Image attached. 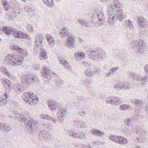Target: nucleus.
<instances>
[{"mask_svg": "<svg viewBox=\"0 0 148 148\" xmlns=\"http://www.w3.org/2000/svg\"><path fill=\"white\" fill-rule=\"evenodd\" d=\"M44 37L41 34H38L36 35L35 42L36 45L34 47V50L36 51V52L37 53L38 50L39 49L42 45V40Z\"/></svg>", "mask_w": 148, "mask_h": 148, "instance_id": "10", "label": "nucleus"}, {"mask_svg": "<svg viewBox=\"0 0 148 148\" xmlns=\"http://www.w3.org/2000/svg\"><path fill=\"white\" fill-rule=\"evenodd\" d=\"M90 132L92 134L95 136H97L99 137H102L104 134L103 132L100 130L94 129H91L90 130Z\"/></svg>", "mask_w": 148, "mask_h": 148, "instance_id": "25", "label": "nucleus"}, {"mask_svg": "<svg viewBox=\"0 0 148 148\" xmlns=\"http://www.w3.org/2000/svg\"><path fill=\"white\" fill-rule=\"evenodd\" d=\"M129 75L130 77L133 78L134 79L137 80L138 77H139V76L140 77V75H138L134 72L130 73Z\"/></svg>", "mask_w": 148, "mask_h": 148, "instance_id": "40", "label": "nucleus"}, {"mask_svg": "<svg viewBox=\"0 0 148 148\" xmlns=\"http://www.w3.org/2000/svg\"><path fill=\"white\" fill-rule=\"evenodd\" d=\"M119 97H111L107 98L106 100V102L107 104L116 105L117 103H121Z\"/></svg>", "mask_w": 148, "mask_h": 148, "instance_id": "13", "label": "nucleus"}, {"mask_svg": "<svg viewBox=\"0 0 148 148\" xmlns=\"http://www.w3.org/2000/svg\"><path fill=\"white\" fill-rule=\"evenodd\" d=\"M131 45L134 51L138 54H141L144 52L146 43L142 40H140L139 41L135 40L131 42Z\"/></svg>", "mask_w": 148, "mask_h": 148, "instance_id": "7", "label": "nucleus"}, {"mask_svg": "<svg viewBox=\"0 0 148 148\" xmlns=\"http://www.w3.org/2000/svg\"><path fill=\"white\" fill-rule=\"evenodd\" d=\"M141 75H140V77L139 76L138 81L139 82H143V83L146 82L147 81L148 77L147 75H145L144 76L142 77Z\"/></svg>", "mask_w": 148, "mask_h": 148, "instance_id": "39", "label": "nucleus"}, {"mask_svg": "<svg viewBox=\"0 0 148 148\" xmlns=\"http://www.w3.org/2000/svg\"><path fill=\"white\" fill-rule=\"evenodd\" d=\"M135 129V130L134 131L137 134L138 136L141 137H145L147 135V134L146 132L139 126H136Z\"/></svg>", "mask_w": 148, "mask_h": 148, "instance_id": "20", "label": "nucleus"}, {"mask_svg": "<svg viewBox=\"0 0 148 148\" xmlns=\"http://www.w3.org/2000/svg\"><path fill=\"white\" fill-rule=\"evenodd\" d=\"M38 135L40 137L43 138L45 140L49 141L51 140V137L49 133L44 130L40 131Z\"/></svg>", "mask_w": 148, "mask_h": 148, "instance_id": "14", "label": "nucleus"}, {"mask_svg": "<svg viewBox=\"0 0 148 148\" xmlns=\"http://www.w3.org/2000/svg\"><path fill=\"white\" fill-rule=\"evenodd\" d=\"M40 117L41 118H42L43 119H47L49 121H52L54 123H56L57 121L56 119L54 118L51 117L45 114L42 115Z\"/></svg>", "mask_w": 148, "mask_h": 148, "instance_id": "36", "label": "nucleus"}, {"mask_svg": "<svg viewBox=\"0 0 148 148\" xmlns=\"http://www.w3.org/2000/svg\"><path fill=\"white\" fill-rule=\"evenodd\" d=\"M60 36L64 38H69L71 36L68 32L67 29L65 27L62 29V31L60 33Z\"/></svg>", "mask_w": 148, "mask_h": 148, "instance_id": "22", "label": "nucleus"}, {"mask_svg": "<svg viewBox=\"0 0 148 148\" xmlns=\"http://www.w3.org/2000/svg\"><path fill=\"white\" fill-rule=\"evenodd\" d=\"M137 118V117L134 118H130L125 119L123 121L124 124L127 126L129 127L132 126V121L134 120L135 119Z\"/></svg>", "mask_w": 148, "mask_h": 148, "instance_id": "26", "label": "nucleus"}, {"mask_svg": "<svg viewBox=\"0 0 148 148\" xmlns=\"http://www.w3.org/2000/svg\"><path fill=\"white\" fill-rule=\"evenodd\" d=\"M45 3L49 7H51L53 5V0H43Z\"/></svg>", "mask_w": 148, "mask_h": 148, "instance_id": "43", "label": "nucleus"}, {"mask_svg": "<svg viewBox=\"0 0 148 148\" xmlns=\"http://www.w3.org/2000/svg\"><path fill=\"white\" fill-rule=\"evenodd\" d=\"M114 88L116 90L122 89L126 90L130 89L131 86L130 83L127 82H119L114 85Z\"/></svg>", "mask_w": 148, "mask_h": 148, "instance_id": "9", "label": "nucleus"}, {"mask_svg": "<svg viewBox=\"0 0 148 148\" xmlns=\"http://www.w3.org/2000/svg\"><path fill=\"white\" fill-rule=\"evenodd\" d=\"M1 4L3 5L4 9L6 11H8L9 9V3L6 0H2L1 2Z\"/></svg>", "mask_w": 148, "mask_h": 148, "instance_id": "37", "label": "nucleus"}, {"mask_svg": "<svg viewBox=\"0 0 148 148\" xmlns=\"http://www.w3.org/2000/svg\"><path fill=\"white\" fill-rule=\"evenodd\" d=\"M122 9V7L118 0H114L113 3L110 4L107 12L109 17L107 22L109 25H113L117 20L121 21L126 18V15L123 14Z\"/></svg>", "mask_w": 148, "mask_h": 148, "instance_id": "1", "label": "nucleus"}, {"mask_svg": "<svg viewBox=\"0 0 148 148\" xmlns=\"http://www.w3.org/2000/svg\"><path fill=\"white\" fill-rule=\"evenodd\" d=\"M125 25L131 29H133L134 28L133 23L130 20H126L125 23Z\"/></svg>", "mask_w": 148, "mask_h": 148, "instance_id": "34", "label": "nucleus"}, {"mask_svg": "<svg viewBox=\"0 0 148 148\" xmlns=\"http://www.w3.org/2000/svg\"><path fill=\"white\" fill-rule=\"evenodd\" d=\"M53 74V75H55V73L51 70L44 66L41 71V75L43 77L44 80L47 82L50 79Z\"/></svg>", "mask_w": 148, "mask_h": 148, "instance_id": "8", "label": "nucleus"}, {"mask_svg": "<svg viewBox=\"0 0 148 148\" xmlns=\"http://www.w3.org/2000/svg\"><path fill=\"white\" fill-rule=\"evenodd\" d=\"M13 48L15 50L22 54L23 57H19L16 55L11 53L5 57V62L11 66L21 65L23 63L22 60H23V57H26L28 56V53L27 52L18 45H14Z\"/></svg>", "mask_w": 148, "mask_h": 148, "instance_id": "2", "label": "nucleus"}, {"mask_svg": "<svg viewBox=\"0 0 148 148\" xmlns=\"http://www.w3.org/2000/svg\"><path fill=\"white\" fill-rule=\"evenodd\" d=\"M27 29L30 32H32L34 30L33 27L31 25L29 24H28L27 25Z\"/></svg>", "mask_w": 148, "mask_h": 148, "instance_id": "50", "label": "nucleus"}, {"mask_svg": "<svg viewBox=\"0 0 148 148\" xmlns=\"http://www.w3.org/2000/svg\"><path fill=\"white\" fill-rule=\"evenodd\" d=\"M90 146H86L85 145L83 146V148H91Z\"/></svg>", "mask_w": 148, "mask_h": 148, "instance_id": "59", "label": "nucleus"}, {"mask_svg": "<svg viewBox=\"0 0 148 148\" xmlns=\"http://www.w3.org/2000/svg\"><path fill=\"white\" fill-rule=\"evenodd\" d=\"M3 32L8 36L10 34L12 35L15 38L22 39L25 38L29 39V36L25 33H24L22 32L18 31L16 29L13 28H10L7 26L3 27Z\"/></svg>", "mask_w": 148, "mask_h": 148, "instance_id": "4", "label": "nucleus"}, {"mask_svg": "<svg viewBox=\"0 0 148 148\" xmlns=\"http://www.w3.org/2000/svg\"><path fill=\"white\" fill-rule=\"evenodd\" d=\"M69 136L73 138L79 137L81 139L83 140L86 138V134L82 132L80 134H77L73 130H70L69 131Z\"/></svg>", "mask_w": 148, "mask_h": 148, "instance_id": "11", "label": "nucleus"}, {"mask_svg": "<svg viewBox=\"0 0 148 148\" xmlns=\"http://www.w3.org/2000/svg\"><path fill=\"white\" fill-rule=\"evenodd\" d=\"M86 84H90V83L89 82H86Z\"/></svg>", "mask_w": 148, "mask_h": 148, "instance_id": "63", "label": "nucleus"}, {"mask_svg": "<svg viewBox=\"0 0 148 148\" xmlns=\"http://www.w3.org/2000/svg\"><path fill=\"white\" fill-rule=\"evenodd\" d=\"M55 81L56 85L57 86L60 85L62 84L63 83L62 81L61 78H56Z\"/></svg>", "mask_w": 148, "mask_h": 148, "instance_id": "45", "label": "nucleus"}, {"mask_svg": "<svg viewBox=\"0 0 148 148\" xmlns=\"http://www.w3.org/2000/svg\"><path fill=\"white\" fill-rule=\"evenodd\" d=\"M12 103L14 105H15V106H17L18 104L17 102H14V101H13Z\"/></svg>", "mask_w": 148, "mask_h": 148, "instance_id": "60", "label": "nucleus"}, {"mask_svg": "<svg viewBox=\"0 0 148 148\" xmlns=\"http://www.w3.org/2000/svg\"><path fill=\"white\" fill-rule=\"evenodd\" d=\"M74 40L72 36L69 38L66 43V46L70 48H72L74 47Z\"/></svg>", "mask_w": 148, "mask_h": 148, "instance_id": "21", "label": "nucleus"}, {"mask_svg": "<svg viewBox=\"0 0 148 148\" xmlns=\"http://www.w3.org/2000/svg\"><path fill=\"white\" fill-rule=\"evenodd\" d=\"M25 10L27 13H30L31 12H34V8H33L32 7L30 6L27 7L25 8Z\"/></svg>", "mask_w": 148, "mask_h": 148, "instance_id": "46", "label": "nucleus"}, {"mask_svg": "<svg viewBox=\"0 0 148 148\" xmlns=\"http://www.w3.org/2000/svg\"><path fill=\"white\" fill-rule=\"evenodd\" d=\"M91 21L93 25L97 27L101 26L103 24V23L100 21L99 22V20L94 13L91 17Z\"/></svg>", "mask_w": 148, "mask_h": 148, "instance_id": "18", "label": "nucleus"}, {"mask_svg": "<svg viewBox=\"0 0 148 148\" xmlns=\"http://www.w3.org/2000/svg\"><path fill=\"white\" fill-rule=\"evenodd\" d=\"M46 37L47 38V41L49 43L51 44L54 42V39L50 34H47L46 35Z\"/></svg>", "mask_w": 148, "mask_h": 148, "instance_id": "41", "label": "nucleus"}, {"mask_svg": "<svg viewBox=\"0 0 148 148\" xmlns=\"http://www.w3.org/2000/svg\"><path fill=\"white\" fill-rule=\"evenodd\" d=\"M138 23L139 27L142 28L147 25V22L143 18L138 17Z\"/></svg>", "mask_w": 148, "mask_h": 148, "instance_id": "24", "label": "nucleus"}, {"mask_svg": "<svg viewBox=\"0 0 148 148\" xmlns=\"http://www.w3.org/2000/svg\"><path fill=\"white\" fill-rule=\"evenodd\" d=\"M135 148H141V147L137 145L135 146Z\"/></svg>", "mask_w": 148, "mask_h": 148, "instance_id": "61", "label": "nucleus"}, {"mask_svg": "<svg viewBox=\"0 0 148 148\" xmlns=\"http://www.w3.org/2000/svg\"><path fill=\"white\" fill-rule=\"evenodd\" d=\"M41 55L39 56V58L41 60L46 59L47 58V51L45 49L41 48L40 49Z\"/></svg>", "mask_w": 148, "mask_h": 148, "instance_id": "28", "label": "nucleus"}, {"mask_svg": "<svg viewBox=\"0 0 148 148\" xmlns=\"http://www.w3.org/2000/svg\"><path fill=\"white\" fill-rule=\"evenodd\" d=\"M33 95H34L33 93L31 92H28L27 93L26 92L23 93L24 96H25V97H26L27 99L28 97H32V96Z\"/></svg>", "mask_w": 148, "mask_h": 148, "instance_id": "48", "label": "nucleus"}, {"mask_svg": "<svg viewBox=\"0 0 148 148\" xmlns=\"http://www.w3.org/2000/svg\"><path fill=\"white\" fill-rule=\"evenodd\" d=\"M60 63L61 64L66 68H67L69 67V64L66 60L62 58H60L59 59Z\"/></svg>", "mask_w": 148, "mask_h": 148, "instance_id": "32", "label": "nucleus"}, {"mask_svg": "<svg viewBox=\"0 0 148 148\" xmlns=\"http://www.w3.org/2000/svg\"><path fill=\"white\" fill-rule=\"evenodd\" d=\"M128 142L127 139L125 138L122 136H119L117 143L121 145H125Z\"/></svg>", "mask_w": 148, "mask_h": 148, "instance_id": "29", "label": "nucleus"}, {"mask_svg": "<svg viewBox=\"0 0 148 148\" xmlns=\"http://www.w3.org/2000/svg\"><path fill=\"white\" fill-rule=\"evenodd\" d=\"M48 105L50 110L55 111L58 107L60 106L61 104L55 101L50 100L48 101Z\"/></svg>", "mask_w": 148, "mask_h": 148, "instance_id": "12", "label": "nucleus"}, {"mask_svg": "<svg viewBox=\"0 0 148 148\" xmlns=\"http://www.w3.org/2000/svg\"><path fill=\"white\" fill-rule=\"evenodd\" d=\"M20 116H26L28 118V120L25 124L26 127L28 129H30L31 131L30 132H32L33 131L35 130L38 127V122L34 120L33 119L29 118L31 116V114L27 111H25L23 114H19Z\"/></svg>", "mask_w": 148, "mask_h": 148, "instance_id": "5", "label": "nucleus"}, {"mask_svg": "<svg viewBox=\"0 0 148 148\" xmlns=\"http://www.w3.org/2000/svg\"><path fill=\"white\" fill-rule=\"evenodd\" d=\"M87 53L91 58L97 61H100L105 57V51L101 48L95 50L89 49Z\"/></svg>", "mask_w": 148, "mask_h": 148, "instance_id": "6", "label": "nucleus"}, {"mask_svg": "<svg viewBox=\"0 0 148 148\" xmlns=\"http://www.w3.org/2000/svg\"><path fill=\"white\" fill-rule=\"evenodd\" d=\"M86 114V112L84 111L82 112H79L78 114L81 116H84Z\"/></svg>", "mask_w": 148, "mask_h": 148, "instance_id": "55", "label": "nucleus"}, {"mask_svg": "<svg viewBox=\"0 0 148 148\" xmlns=\"http://www.w3.org/2000/svg\"><path fill=\"white\" fill-rule=\"evenodd\" d=\"M144 69L145 73L147 74H148V64L145 65L144 67Z\"/></svg>", "mask_w": 148, "mask_h": 148, "instance_id": "52", "label": "nucleus"}, {"mask_svg": "<svg viewBox=\"0 0 148 148\" xmlns=\"http://www.w3.org/2000/svg\"><path fill=\"white\" fill-rule=\"evenodd\" d=\"M119 108L120 110L122 111L130 110L132 109V108L131 106L126 104L121 105L120 106Z\"/></svg>", "mask_w": 148, "mask_h": 148, "instance_id": "33", "label": "nucleus"}, {"mask_svg": "<svg viewBox=\"0 0 148 148\" xmlns=\"http://www.w3.org/2000/svg\"><path fill=\"white\" fill-rule=\"evenodd\" d=\"M21 82L18 85L14 86L15 91L17 93H19L27 88L30 84L36 82L38 80V78L36 75L33 76L26 75H23L20 77Z\"/></svg>", "mask_w": 148, "mask_h": 148, "instance_id": "3", "label": "nucleus"}, {"mask_svg": "<svg viewBox=\"0 0 148 148\" xmlns=\"http://www.w3.org/2000/svg\"><path fill=\"white\" fill-rule=\"evenodd\" d=\"M10 95L9 92H6L3 95L4 98L0 97V106H1L5 105L7 103V99H10Z\"/></svg>", "mask_w": 148, "mask_h": 148, "instance_id": "19", "label": "nucleus"}, {"mask_svg": "<svg viewBox=\"0 0 148 148\" xmlns=\"http://www.w3.org/2000/svg\"><path fill=\"white\" fill-rule=\"evenodd\" d=\"M96 143H98V145H101L103 144V143L102 142H101V141H97V142H96Z\"/></svg>", "mask_w": 148, "mask_h": 148, "instance_id": "57", "label": "nucleus"}, {"mask_svg": "<svg viewBox=\"0 0 148 148\" xmlns=\"http://www.w3.org/2000/svg\"><path fill=\"white\" fill-rule=\"evenodd\" d=\"M11 127L6 123H2L0 122V130L2 131L8 132L11 130Z\"/></svg>", "mask_w": 148, "mask_h": 148, "instance_id": "17", "label": "nucleus"}, {"mask_svg": "<svg viewBox=\"0 0 148 148\" xmlns=\"http://www.w3.org/2000/svg\"><path fill=\"white\" fill-rule=\"evenodd\" d=\"M3 85L6 91H10L12 89L11 85V82L8 79H5L4 81Z\"/></svg>", "mask_w": 148, "mask_h": 148, "instance_id": "23", "label": "nucleus"}, {"mask_svg": "<svg viewBox=\"0 0 148 148\" xmlns=\"http://www.w3.org/2000/svg\"><path fill=\"white\" fill-rule=\"evenodd\" d=\"M84 101H81V103H81V104H82V106H83V107H84V106H85V104H86V103H84Z\"/></svg>", "mask_w": 148, "mask_h": 148, "instance_id": "58", "label": "nucleus"}, {"mask_svg": "<svg viewBox=\"0 0 148 148\" xmlns=\"http://www.w3.org/2000/svg\"><path fill=\"white\" fill-rule=\"evenodd\" d=\"M27 121L28 118H27L26 116L24 117L22 116L21 119V121L22 122H25L26 121Z\"/></svg>", "mask_w": 148, "mask_h": 148, "instance_id": "51", "label": "nucleus"}, {"mask_svg": "<svg viewBox=\"0 0 148 148\" xmlns=\"http://www.w3.org/2000/svg\"><path fill=\"white\" fill-rule=\"evenodd\" d=\"M66 113V110L63 108H60L58 110L57 112L58 116V120L60 122H62L63 121L64 117Z\"/></svg>", "mask_w": 148, "mask_h": 148, "instance_id": "15", "label": "nucleus"}, {"mask_svg": "<svg viewBox=\"0 0 148 148\" xmlns=\"http://www.w3.org/2000/svg\"><path fill=\"white\" fill-rule=\"evenodd\" d=\"M146 7L147 9L148 10V3H147V4L146 5Z\"/></svg>", "mask_w": 148, "mask_h": 148, "instance_id": "64", "label": "nucleus"}, {"mask_svg": "<svg viewBox=\"0 0 148 148\" xmlns=\"http://www.w3.org/2000/svg\"><path fill=\"white\" fill-rule=\"evenodd\" d=\"M119 136L111 135L110 137V140L117 143Z\"/></svg>", "mask_w": 148, "mask_h": 148, "instance_id": "42", "label": "nucleus"}, {"mask_svg": "<svg viewBox=\"0 0 148 148\" xmlns=\"http://www.w3.org/2000/svg\"><path fill=\"white\" fill-rule=\"evenodd\" d=\"M143 138H137L136 140L137 141L139 142H143L144 141V140H143Z\"/></svg>", "mask_w": 148, "mask_h": 148, "instance_id": "54", "label": "nucleus"}, {"mask_svg": "<svg viewBox=\"0 0 148 148\" xmlns=\"http://www.w3.org/2000/svg\"><path fill=\"white\" fill-rule=\"evenodd\" d=\"M82 65L85 66H88L89 65L88 63L87 62H83L82 63Z\"/></svg>", "mask_w": 148, "mask_h": 148, "instance_id": "56", "label": "nucleus"}, {"mask_svg": "<svg viewBox=\"0 0 148 148\" xmlns=\"http://www.w3.org/2000/svg\"><path fill=\"white\" fill-rule=\"evenodd\" d=\"M32 97H30L31 98L30 99H27V100L25 101H27V103L30 102L29 103V104L31 105L32 104H31L32 103L31 102V101L32 102V104H35L36 103L38 102V98L37 97H35V98H32V97H34L33 95L32 96Z\"/></svg>", "mask_w": 148, "mask_h": 148, "instance_id": "35", "label": "nucleus"}, {"mask_svg": "<svg viewBox=\"0 0 148 148\" xmlns=\"http://www.w3.org/2000/svg\"><path fill=\"white\" fill-rule=\"evenodd\" d=\"M86 73L88 76L92 77L96 73H97L98 71H95L92 72L90 69H87L86 70Z\"/></svg>", "mask_w": 148, "mask_h": 148, "instance_id": "38", "label": "nucleus"}, {"mask_svg": "<svg viewBox=\"0 0 148 148\" xmlns=\"http://www.w3.org/2000/svg\"><path fill=\"white\" fill-rule=\"evenodd\" d=\"M2 70H3L2 71V72L4 74H5L6 75H7L9 77H10L11 74L8 72V70H7L6 69H2Z\"/></svg>", "mask_w": 148, "mask_h": 148, "instance_id": "49", "label": "nucleus"}, {"mask_svg": "<svg viewBox=\"0 0 148 148\" xmlns=\"http://www.w3.org/2000/svg\"><path fill=\"white\" fill-rule=\"evenodd\" d=\"M144 110L145 112L148 115V104L145 106Z\"/></svg>", "mask_w": 148, "mask_h": 148, "instance_id": "53", "label": "nucleus"}, {"mask_svg": "<svg viewBox=\"0 0 148 148\" xmlns=\"http://www.w3.org/2000/svg\"><path fill=\"white\" fill-rule=\"evenodd\" d=\"M95 16H96L98 18V19L99 20V22L100 21L103 23V21L104 19V16L103 14V13L102 12H100L98 11L96 13H94Z\"/></svg>", "mask_w": 148, "mask_h": 148, "instance_id": "27", "label": "nucleus"}, {"mask_svg": "<svg viewBox=\"0 0 148 148\" xmlns=\"http://www.w3.org/2000/svg\"><path fill=\"white\" fill-rule=\"evenodd\" d=\"M119 68L116 66L115 68H112L109 71V73L106 75V77H108L112 75L116 71L119 69Z\"/></svg>", "mask_w": 148, "mask_h": 148, "instance_id": "31", "label": "nucleus"}, {"mask_svg": "<svg viewBox=\"0 0 148 148\" xmlns=\"http://www.w3.org/2000/svg\"><path fill=\"white\" fill-rule=\"evenodd\" d=\"M44 125L45 127H46L47 128H48V125H47L46 124H44Z\"/></svg>", "mask_w": 148, "mask_h": 148, "instance_id": "62", "label": "nucleus"}, {"mask_svg": "<svg viewBox=\"0 0 148 148\" xmlns=\"http://www.w3.org/2000/svg\"><path fill=\"white\" fill-rule=\"evenodd\" d=\"M78 21L82 26L87 27L88 26V23L87 21L82 20L81 18H79L78 19Z\"/></svg>", "mask_w": 148, "mask_h": 148, "instance_id": "44", "label": "nucleus"}, {"mask_svg": "<svg viewBox=\"0 0 148 148\" xmlns=\"http://www.w3.org/2000/svg\"><path fill=\"white\" fill-rule=\"evenodd\" d=\"M75 56H77L79 58H84V53L83 52H76L75 54Z\"/></svg>", "mask_w": 148, "mask_h": 148, "instance_id": "47", "label": "nucleus"}, {"mask_svg": "<svg viewBox=\"0 0 148 148\" xmlns=\"http://www.w3.org/2000/svg\"><path fill=\"white\" fill-rule=\"evenodd\" d=\"M75 125L78 128L85 127L86 125L84 122L82 121L76 120L74 121Z\"/></svg>", "mask_w": 148, "mask_h": 148, "instance_id": "30", "label": "nucleus"}, {"mask_svg": "<svg viewBox=\"0 0 148 148\" xmlns=\"http://www.w3.org/2000/svg\"><path fill=\"white\" fill-rule=\"evenodd\" d=\"M131 103L135 105L138 108L141 109L143 106L144 103L143 101L141 99H131L130 100Z\"/></svg>", "mask_w": 148, "mask_h": 148, "instance_id": "16", "label": "nucleus"}]
</instances>
